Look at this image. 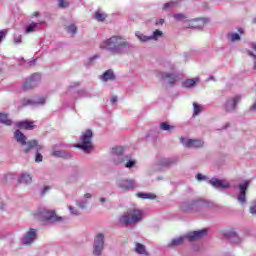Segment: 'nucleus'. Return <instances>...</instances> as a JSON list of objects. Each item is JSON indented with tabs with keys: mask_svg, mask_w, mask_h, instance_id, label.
<instances>
[{
	"mask_svg": "<svg viewBox=\"0 0 256 256\" xmlns=\"http://www.w3.org/2000/svg\"><path fill=\"white\" fill-rule=\"evenodd\" d=\"M135 46L119 35L112 36L100 43V49L109 51L111 55H122L125 51L134 49Z\"/></svg>",
	"mask_w": 256,
	"mask_h": 256,
	"instance_id": "nucleus-1",
	"label": "nucleus"
},
{
	"mask_svg": "<svg viewBox=\"0 0 256 256\" xmlns=\"http://www.w3.org/2000/svg\"><path fill=\"white\" fill-rule=\"evenodd\" d=\"M144 217L145 214H143V211L139 209H130L120 216L119 223L124 227H129V225H137V223H141Z\"/></svg>",
	"mask_w": 256,
	"mask_h": 256,
	"instance_id": "nucleus-2",
	"label": "nucleus"
},
{
	"mask_svg": "<svg viewBox=\"0 0 256 256\" xmlns=\"http://www.w3.org/2000/svg\"><path fill=\"white\" fill-rule=\"evenodd\" d=\"M35 219L38 221H43L44 223H63L65 218L61 216H57V212L55 210L41 208L36 214H34Z\"/></svg>",
	"mask_w": 256,
	"mask_h": 256,
	"instance_id": "nucleus-3",
	"label": "nucleus"
},
{
	"mask_svg": "<svg viewBox=\"0 0 256 256\" xmlns=\"http://www.w3.org/2000/svg\"><path fill=\"white\" fill-rule=\"evenodd\" d=\"M205 235H207V229L190 232L187 235L172 239L168 243V247H179L185 243V240L193 242L197 241L198 239H202V237H205Z\"/></svg>",
	"mask_w": 256,
	"mask_h": 256,
	"instance_id": "nucleus-4",
	"label": "nucleus"
},
{
	"mask_svg": "<svg viewBox=\"0 0 256 256\" xmlns=\"http://www.w3.org/2000/svg\"><path fill=\"white\" fill-rule=\"evenodd\" d=\"M14 138L16 139L17 143L22 145L24 153H29L31 149H34V147H37V149H43V146L39 145L37 140L27 142V137H25V135L19 130L14 132Z\"/></svg>",
	"mask_w": 256,
	"mask_h": 256,
	"instance_id": "nucleus-5",
	"label": "nucleus"
},
{
	"mask_svg": "<svg viewBox=\"0 0 256 256\" xmlns=\"http://www.w3.org/2000/svg\"><path fill=\"white\" fill-rule=\"evenodd\" d=\"M93 132L91 130H87L81 137V143L77 144L76 147L84 151V153H91L93 151Z\"/></svg>",
	"mask_w": 256,
	"mask_h": 256,
	"instance_id": "nucleus-6",
	"label": "nucleus"
},
{
	"mask_svg": "<svg viewBox=\"0 0 256 256\" xmlns=\"http://www.w3.org/2000/svg\"><path fill=\"white\" fill-rule=\"evenodd\" d=\"M207 204L199 200H192L191 202H186L182 205V211L185 213H195L201 209H205Z\"/></svg>",
	"mask_w": 256,
	"mask_h": 256,
	"instance_id": "nucleus-7",
	"label": "nucleus"
},
{
	"mask_svg": "<svg viewBox=\"0 0 256 256\" xmlns=\"http://www.w3.org/2000/svg\"><path fill=\"white\" fill-rule=\"evenodd\" d=\"M241 99H242L241 95L229 97L228 99H226L223 105V109L227 113H231L232 111H235L237 109V104L241 103Z\"/></svg>",
	"mask_w": 256,
	"mask_h": 256,
	"instance_id": "nucleus-8",
	"label": "nucleus"
},
{
	"mask_svg": "<svg viewBox=\"0 0 256 256\" xmlns=\"http://www.w3.org/2000/svg\"><path fill=\"white\" fill-rule=\"evenodd\" d=\"M247 189H249V181L244 180L242 183L238 184L239 194L237 196V201L240 205H245V203H247Z\"/></svg>",
	"mask_w": 256,
	"mask_h": 256,
	"instance_id": "nucleus-9",
	"label": "nucleus"
},
{
	"mask_svg": "<svg viewBox=\"0 0 256 256\" xmlns=\"http://www.w3.org/2000/svg\"><path fill=\"white\" fill-rule=\"evenodd\" d=\"M104 247H105V236L100 233L94 239L93 255L101 256V254L103 253Z\"/></svg>",
	"mask_w": 256,
	"mask_h": 256,
	"instance_id": "nucleus-10",
	"label": "nucleus"
},
{
	"mask_svg": "<svg viewBox=\"0 0 256 256\" xmlns=\"http://www.w3.org/2000/svg\"><path fill=\"white\" fill-rule=\"evenodd\" d=\"M209 23V18H197L185 22L184 27L187 29H203Z\"/></svg>",
	"mask_w": 256,
	"mask_h": 256,
	"instance_id": "nucleus-11",
	"label": "nucleus"
},
{
	"mask_svg": "<svg viewBox=\"0 0 256 256\" xmlns=\"http://www.w3.org/2000/svg\"><path fill=\"white\" fill-rule=\"evenodd\" d=\"M111 155L114 165H121V163H125V159L127 158V156L123 155V147L121 146L112 148Z\"/></svg>",
	"mask_w": 256,
	"mask_h": 256,
	"instance_id": "nucleus-12",
	"label": "nucleus"
},
{
	"mask_svg": "<svg viewBox=\"0 0 256 256\" xmlns=\"http://www.w3.org/2000/svg\"><path fill=\"white\" fill-rule=\"evenodd\" d=\"M160 77H161V79L166 81V83L168 85H170V87L177 85V83H179V81H181V75L175 74V73L160 72Z\"/></svg>",
	"mask_w": 256,
	"mask_h": 256,
	"instance_id": "nucleus-13",
	"label": "nucleus"
},
{
	"mask_svg": "<svg viewBox=\"0 0 256 256\" xmlns=\"http://www.w3.org/2000/svg\"><path fill=\"white\" fill-rule=\"evenodd\" d=\"M180 141L182 145L188 149H201V147L205 145V141H203V139L181 138Z\"/></svg>",
	"mask_w": 256,
	"mask_h": 256,
	"instance_id": "nucleus-14",
	"label": "nucleus"
},
{
	"mask_svg": "<svg viewBox=\"0 0 256 256\" xmlns=\"http://www.w3.org/2000/svg\"><path fill=\"white\" fill-rule=\"evenodd\" d=\"M37 241V229L30 228L22 237V245H33V242Z\"/></svg>",
	"mask_w": 256,
	"mask_h": 256,
	"instance_id": "nucleus-15",
	"label": "nucleus"
},
{
	"mask_svg": "<svg viewBox=\"0 0 256 256\" xmlns=\"http://www.w3.org/2000/svg\"><path fill=\"white\" fill-rule=\"evenodd\" d=\"M39 83H41V74L34 73L29 78H27L24 84V89H35Z\"/></svg>",
	"mask_w": 256,
	"mask_h": 256,
	"instance_id": "nucleus-16",
	"label": "nucleus"
},
{
	"mask_svg": "<svg viewBox=\"0 0 256 256\" xmlns=\"http://www.w3.org/2000/svg\"><path fill=\"white\" fill-rule=\"evenodd\" d=\"M209 184L212 185L215 189H229L231 184L227 180L212 178L209 180Z\"/></svg>",
	"mask_w": 256,
	"mask_h": 256,
	"instance_id": "nucleus-17",
	"label": "nucleus"
},
{
	"mask_svg": "<svg viewBox=\"0 0 256 256\" xmlns=\"http://www.w3.org/2000/svg\"><path fill=\"white\" fill-rule=\"evenodd\" d=\"M117 186L123 191H133V189H135V181L129 179H120L117 181Z\"/></svg>",
	"mask_w": 256,
	"mask_h": 256,
	"instance_id": "nucleus-18",
	"label": "nucleus"
},
{
	"mask_svg": "<svg viewBox=\"0 0 256 256\" xmlns=\"http://www.w3.org/2000/svg\"><path fill=\"white\" fill-rule=\"evenodd\" d=\"M47 101V96H36L31 99H24L23 105H45Z\"/></svg>",
	"mask_w": 256,
	"mask_h": 256,
	"instance_id": "nucleus-19",
	"label": "nucleus"
},
{
	"mask_svg": "<svg viewBox=\"0 0 256 256\" xmlns=\"http://www.w3.org/2000/svg\"><path fill=\"white\" fill-rule=\"evenodd\" d=\"M92 197L93 195L91 193L84 194L83 198L76 200V206L79 207V209H87L89 199Z\"/></svg>",
	"mask_w": 256,
	"mask_h": 256,
	"instance_id": "nucleus-20",
	"label": "nucleus"
},
{
	"mask_svg": "<svg viewBox=\"0 0 256 256\" xmlns=\"http://www.w3.org/2000/svg\"><path fill=\"white\" fill-rule=\"evenodd\" d=\"M41 25H45V22H32L28 26H26L25 33H35L41 29Z\"/></svg>",
	"mask_w": 256,
	"mask_h": 256,
	"instance_id": "nucleus-21",
	"label": "nucleus"
},
{
	"mask_svg": "<svg viewBox=\"0 0 256 256\" xmlns=\"http://www.w3.org/2000/svg\"><path fill=\"white\" fill-rule=\"evenodd\" d=\"M18 182L22 183V185H31L33 183V177L27 173H23L19 176Z\"/></svg>",
	"mask_w": 256,
	"mask_h": 256,
	"instance_id": "nucleus-22",
	"label": "nucleus"
},
{
	"mask_svg": "<svg viewBox=\"0 0 256 256\" xmlns=\"http://www.w3.org/2000/svg\"><path fill=\"white\" fill-rule=\"evenodd\" d=\"M100 79L104 82L115 81V73L113 72V70H107L103 73Z\"/></svg>",
	"mask_w": 256,
	"mask_h": 256,
	"instance_id": "nucleus-23",
	"label": "nucleus"
},
{
	"mask_svg": "<svg viewBox=\"0 0 256 256\" xmlns=\"http://www.w3.org/2000/svg\"><path fill=\"white\" fill-rule=\"evenodd\" d=\"M51 156L60 157L62 159H69V157H71V154H68L65 150H53Z\"/></svg>",
	"mask_w": 256,
	"mask_h": 256,
	"instance_id": "nucleus-24",
	"label": "nucleus"
},
{
	"mask_svg": "<svg viewBox=\"0 0 256 256\" xmlns=\"http://www.w3.org/2000/svg\"><path fill=\"white\" fill-rule=\"evenodd\" d=\"M16 126L19 127L20 129H27V130L34 129L35 127V125H33V122H29V121L18 122Z\"/></svg>",
	"mask_w": 256,
	"mask_h": 256,
	"instance_id": "nucleus-25",
	"label": "nucleus"
},
{
	"mask_svg": "<svg viewBox=\"0 0 256 256\" xmlns=\"http://www.w3.org/2000/svg\"><path fill=\"white\" fill-rule=\"evenodd\" d=\"M199 78H192L187 79L184 82H182V87H185L186 89H190V87H194L196 83H198Z\"/></svg>",
	"mask_w": 256,
	"mask_h": 256,
	"instance_id": "nucleus-26",
	"label": "nucleus"
},
{
	"mask_svg": "<svg viewBox=\"0 0 256 256\" xmlns=\"http://www.w3.org/2000/svg\"><path fill=\"white\" fill-rule=\"evenodd\" d=\"M135 37H137L141 43H148V41H151V36H147L140 31L135 32Z\"/></svg>",
	"mask_w": 256,
	"mask_h": 256,
	"instance_id": "nucleus-27",
	"label": "nucleus"
},
{
	"mask_svg": "<svg viewBox=\"0 0 256 256\" xmlns=\"http://www.w3.org/2000/svg\"><path fill=\"white\" fill-rule=\"evenodd\" d=\"M228 41H231V43H235V41H241V36L239 33L230 32L227 34Z\"/></svg>",
	"mask_w": 256,
	"mask_h": 256,
	"instance_id": "nucleus-28",
	"label": "nucleus"
},
{
	"mask_svg": "<svg viewBox=\"0 0 256 256\" xmlns=\"http://www.w3.org/2000/svg\"><path fill=\"white\" fill-rule=\"evenodd\" d=\"M163 37V31L155 30L152 35H150V41H159Z\"/></svg>",
	"mask_w": 256,
	"mask_h": 256,
	"instance_id": "nucleus-29",
	"label": "nucleus"
},
{
	"mask_svg": "<svg viewBox=\"0 0 256 256\" xmlns=\"http://www.w3.org/2000/svg\"><path fill=\"white\" fill-rule=\"evenodd\" d=\"M160 165H162V167H169V165H173V163H175V159L173 158H162L159 161Z\"/></svg>",
	"mask_w": 256,
	"mask_h": 256,
	"instance_id": "nucleus-30",
	"label": "nucleus"
},
{
	"mask_svg": "<svg viewBox=\"0 0 256 256\" xmlns=\"http://www.w3.org/2000/svg\"><path fill=\"white\" fill-rule=\"evenodd\" d=\"M139 199H157L155 194L139 192L136 194Z\"/></svg>",
	"mask_w": 256,
	"mask_h": 256,
	"instance_id": "nucleus-31",
	"label": "nucleus"
},
{
	"mask_svg": "<svg viewBox=\"0 0 256 256\" xmlns=\"http://www.w3.org/2000/svg\"><path fill=\"white\" fill-rule=\"evenodd\" d=\"M202 112H203V106L194 102L193 103V117H197V115H199Z\"/></svg>",
	"mask_w": 256,
	"mask_h": 256,
	"instance_id": "nucleus-32",
	"label": "nucleus"
},
{
	"mask_svg": "<svg viewBox=\"0 0 256 256\" xmlns=\"http://www.w3.org/2000/svg\"><path fill=\"white\" fill-rule=\"evenodd\" d=\"M135 251L139 255H147V250H145V246L141 243H136Z\"/></svg>",
	"mask_w": 256,
	"mask_h": 256,
	"instance_id": "nucleus-33",
	"label": "nucleus"
},
{
	"mask_svg": "<svg viewBox=\"0 0 256 256\" xmlns=\"http://www.w3.org/2000/svg\"><path fill=\"white\" fill-rule=\"evenodd\" d=\"M94 18L96 19V21H104L105 19H107V14H105L101 10H98L95 12Z\"/></svg>",
	"mask_w": 256,
	"mask_h": 256,
	"instance_id": "nucleus-34",
	"label": "nucleus"
},
{
	"mask_svg": "<svg viewBox=\"0 0 256 256\" xmlns=\"http://www.w3.org/2000/svg\"><path fill=\"white\" fill-rule=\"evenodd\" d=\"M68 210L70 212V215H72V217H79V216H81V211H79V209L75 208L72 205L68 206Z\"/></svg>",
	"mask_w": 256,
	"mask_h": 256,
	"instance_id": "nucleus-35",
	"label": "nucleus"
},
{
	"mask_svg": "<svg viewBox=\"0 0 256 256\" xmlns=\"http://www.w3.org/2000/svg\"><path fill=\"white\" fill-rule=\"evenodd\" d=\"M0 123H3L4 125H11V119H9L7 114L0 113Z\"/></svg>",
	"mask_w": 256,
	"mask_h": 256,
	"instance_id": "nucleus-36",
	"label": "nucleus"
},
{
	"mask_svg": "<svg viewBox=\"0 0 256 256\" xmlns=\"http://www.w3.org/2000/svg\"><path fill=\"white\" fill-rule=\"evenodd\" d=\"M160 129L161 131H173L175 129V126L169 125L167 122L160 123Z\"/></svg>",
	"mask_w": 256,
	"mask_h": 256,
	"instance_id": "nucleus-37",
	"label": "nucleus"
},
{
	"mask_svg": "<svg viewBox=\"0 0 256 256\" xmlns=\"http://www.w3.org/2000/svg\"><path fill=\"white\" fill-rule=\"evenodd\" d=\"M125 161L126 163L124 164V166L126 167V169H133V166L137 164V161L135 159H128L126 157Z\"/></svg>",
	"mask_w": 256,
	"mask_h": 256,
	"instance_id": "nucleus-38",
	"label": "nucleus"
},
{
	"mask_svg": "<svg viewBox=\"0 0 256 256\" xmlns=\"http://www.w3.org/2000/svg\"><path fill=\"white\" fill-rule=\"evenodd\" d=\"M78 95L80 98H89V97H93V94H91V92L89 91H85V90H81L78 92Z\"/></svg>",
	"mask_w": 256,
	"mask_h": 256,
	"instance_id": "nucleus-39",
	"label": "nucleus"
},
{
	"mask_svg": "<svg viewBox=\"0 0 256 256\" xmlns=\"http://www.w3.org/2000/svg\"><path fill=\"white\" fill-rule=\"evenodd\" d=\"M67 32L71 33L72 35H75V33H77V26H75V24H70L67 27Z\"/></svg>",
	"mask_w": 256,
	"mask_h": 256,
	"instance_id": "nucleus-40",
	"label": "nucleus"
},
{
	"mask_svg": "<svg viewBox=\"0 0 256 256\" xmlns=\"http://www.w3.org/2000/svg\"><path fill=\"white\" fill-rule=\"evenodd\" d=\"M43 148H37L36 150V157H35V161L36 163H41V161H43V155H41V153H39V150H41Z\"/></svg>",
	"mask_w": 256,
	"mask_h": 256,
	"instance_id": "nucleus-41",
	"label": "nucleus"
},
{
	"mask_svg": "<svg viewBox=\"0 0 256 256\" xmlns=\"http://www.w3.org/2000/svg\"><path fill=\"white\" fill-rule=\"evenodd\" d=\"M58 6L60 7V9H65L69 7V2L65 0H58Z\"/></svg>",
	"mask_w": 256,
	"mask_h": 256,
	"instance_id": "nucleus-42",
	"label": "nucleus"
},
{
	"mask_svg": "<svg viewBox=\"0 0 256 256\" xmlns=\"http://www.w3.org/2000/svg\"><path fill=\"white\" fill-rule=\"evenodd\" d=\"M8 33H9V30L7 29L0 30V43H2L3 39L7 37Z\"/></svg>",
	"mask_w": 256,
	"mask_h": 256,
	"instance_id": "nucleus-43",
	"label": "nucleus"
},
{
	"mask_svg": "<svg viewBox=\"0 0 256 256\" xmlns=\"http://www.w3.org/2000/svg\"><path fill=\"white\" fill-rule=\"evenodd\" d=\"M174 19L176 21H185L187 17L184 14H174Z\"/></svg>",
	"mask_w": 256,
	"mask_h": 256,
	"instance_id": "nucleus-44",
	"label": "nucleus"
},
{
	"mask_svg": "<svg viewBox=\"0 0 256 256\" xmlns=\"http://www.w3.org/2000/svg\"><path fill=\"white\" fill-rule=\"evenodd\" d=\"M50 189H51V186H44V187L41 189V191H40L41 195H45V194L49 193V190H50Z\"/></svg>",
	"mask_w": 256,
	"mask_h": 256,
	"instance_id": "nucleus-45",
	"label": "nucleus"
},
{
	"mask_svg": "<svg viewBox=\"0 0 256 256\" xmlns=\"http://www.w3.org/2000/svg\"><path fill=\"white\" fill-rule=\"evenodd\" d=\"M196 179H197V181H205V179H207V176H205L203 174H197Z\"/></svg>",
	"mask_w": 256,
	"mask_h": 256,
	"instance_id": "nucleus-46",
	"label": "nucleus"
},
{
	"mask_svg": "<svg viewBox=\"0 0 256 256\" xmlns=\"http://www.w3.org/2000/svg\"><path fill=\"white\" fill-rule=\"evenodd\" d=\"M248 55L253 58L254 61V69H256V55L253 52L248 51Z\"/></svg>",
	"mask_w": 256,
	"mask_h": 256,
	"instance_id": "nucleus-47",
	"label": "nucleus"
},
{
	"mask_svg": "<svg viewBox=\"0 0 256 256\" xmlns=\"http://www.w3.org/2000/svg\"><path fill=\"white\" fill-rule=\"evenodd\" d=\"M13 41L15 45H19V43H21V35L15 36Z\"/></svg>",
	"mask_w": 256,
	"mask_h": 256,
	"instance_id": "nucleus-48",
	"label": "nucleus"
},
{
	"mask_svg": "<svg viewBox=\"0 0 256 256\" xmlns=\"http://www.w3.org/2000/svg\"><path fill=\"white\" fill-rule=\"evenodd\" d=\"M173 5H175V3L168 2V3L164 4L163 9H169V7H173Z\"/></svg>",
	"mask_w": 256,
	"mask_h": 256,
	"instance_id": "nucleus-49",
	"label": "nucleus"
},
{
	"mask_svg": "<svg viewBox=\"0 0 256 256\" xmlns=\"http://www.w3.org/2000/svg\"><path fill=\"white\" fill-rule=\"evenodd\" d=\"M249 112L256 113V102L250 107Z\"/></svg>",
	"mask_w": 256,
	"mask_h": 256,
	"instance_id": "nucleus-50",
	"label": "nucleus"
},
{
	"mask_svg": "<svg viewBox=\"0 0 256 256\" xmlns=\"http://www.w3.org/2000/svg\"><path fill=\"white\" fill-rule=\"evenodd\" d=\"M250 213H251L252 215H256V206L250 207Z\"/></svg>",
	"mask_w": 256,
	"mask_h": 256,
	"instance_id": "nucleus-51",
	"label": "nucleus"
},
{
	"mask_svg": "<svg viewBox=\"0 0 256 256\" xmlns=\"http://www.w3.org/2000/svg\"><path fill=\"white\" fill-rule=\"evenodd\" d=\"M165 23V19L161 18L156 22V25H163Z\"/></svg>",
	"mask_w": 256,
	"mask_h": 256,
	"instance_id": "nucleus-52",
	"label": "nucleus"
},
{
	"mask_svg": "<svg viewBox=\"0 0 256 256\" xmlns=\"http://www.w3.org/2000/svg\"><path fill=\"white\" fill-rule=\"evenodd\" d=\"M111 103H117V96H113L111 99H110Z\"/></svg>",
	"mask_w": 256,
	"mask_h": 256,
	"instance_id": "nucleus-53",
	"label": "nucleus"
},
{
	"mask_svg": "<svg viewBox=\"0 0 256 256\" xmlns=\"http://www.w3.org/2000/svg\"><path fill=\"white\" fill-rule=\"evenodd\" d=\"M95 59H99V55H94L90 58V61H95Z\"/></svg>",
	"mask_w": 256,
	"mask_h": 256,
	"instance_id": "nucleus-54",
	"label": "nucleus"
},
{
	"mask_svg": "<svg viewBox=\"0 0 256 256\" xmlns=\"http://www.w3.org/2000/svg\"><path fill=\"white\" fill-rule=\"evenodd\" d=\"M105 201H107V198L105 197L100 198V203H105Z\"/></svg>",
	"mask_w": 256,
	"mask_h": 256,
	"instance_id": "nucleus-55",
	"label": "nucleus"
},
{
	"mask_svg": "<svg viewBox=\"0 0 256 256\" xmlns=\"http://www.w3.org/2000/svg\"><path fill=\"white\" fill-rule=\"evenodd\" d=\"M198 217H207V214H197Z\"/></svg>",
	"mask_w": 256,
	"mask_h": 256,
	"instance_id": "nucleus-56",
	"label": "nucleus"
},
{
	"mask_svg": "<svg viewBox=\"0 0 256 256\" xmlns=\"http://www.w3.org/2000/svg\"><path fill=\"white\" fill-rule=\"evenodd\" d=\"M170 69L173 71L175 70V66L173 64H170Z\"/></svg>",
	"mask_w": 256,
	"mask_h": 256,
	"instance_id": "nucleus-57",
	"label": "nucleus"
},
{
	"mask_svg": "<svg viewBox=\"0 0 256 256\" xmlns=\"http://www.w3.org/2000/svg\"><path fill=\"white\" fill-rule=\"evenodd\" d=\"M39 15V12H34L33 17H37Z\"/></svg>",
	"mask_w": 256,
	"mask_h": 256,
	"instance_id": "nucleus-58",
	"label": "nucleus"
},
{
	"mask_svg": "<svg viewBox=\"0 0 256 256\" xmlns=\"http://www.w3.org/2000/svg\"><path fill=\"white\" fill-rule=\"evenodd\" d=\"M238 31H239L240 35H243V29L240 28Z\"/></svg>",
	"mask_w": 256,
	"mask_h": 256,
	"instance_id": "nucleus-59",
	"label": "nucleus"
},
{
	"mask_svg": "<svg viewBox=\"0 0 256 256\" xmlns=\"http://www.w3.org/2000/svg\"><path fill=\"white\" fill-rule=\"evenodd\" d=\"M252 49H254V51H256V44H252Z\"/></svg>",
	"mask_w": 256,
	"mask_h": 256,
	"instance_id": "nucleus-60",
	"label": "nucleus"
},
{
	"mask_svg": "<svg viewBox=\"0 0 256 256\" xmlns=\"http://www.w3.org/2000/svg\"><path fill=\"white\" fill-rule=\"evenodd\" d=\"M213 79H214V77H213V76H210V77L208 78V81H213Z\"/></svg>",
	"mask_w": 256,
	"mask_h": 256,
	"instance_id": "nucleus-61",
	"label": "nucleus"
},
{
	"mask_svg": "<svg viewBox=\"0 0 256 256\" xmlns=\"http://www.w3.org/2000/svg\"><path fill=\"white\" fill-rule=\"evenodd\" d=\"M35 64V60L30 62V65H34Z\"/></svg>",
	"mask_w": 256,
	"mask_h": 256,
	"instance_id": "nucleus-62",
	"label": "nucleus"
},
{
	"mask_svg": "<svg viewBox=\"0 0 256 256\" xmlns=\"http://www.w3.org/2000/svg\"><path fill=\"white\" fill-rule=\"evenodd\" d=\"M252 23L256 24V18H254V19L252 20Z\"/></svg>",
	"mask_w": 256,
	"mask_h": 256,
	"instance_id": "nucleus-63",
	"label": "nucleus"
}]
</instances>
